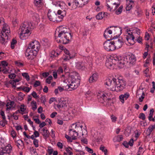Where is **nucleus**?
<instances>
[{"mask_svg":"<svg viewBox=\"0 0 155 155\" xmlns=\"http://www.w3.org/2000/svg\"><path fill=\"white\" fill-rule=\"evenodd\" d=\"M27 24V22H25L21 25L19 29V32H20V38L22 40L27 39L31 34Z\"/></svg>","mask_w":155,"mask_h":155,"instance_id":"obj_3","label":"nucleus"},{"mask_svg":"<svg viewBox=\"0 0 155 155\" xmlns=\"http://www.w3.org/2000/svg\"><path fill=\"white\" fill-rule=\"evenodd\" d=\"M39 141L38 139H35L33 141V144L35 145L36 147H38V143Z\"/></svg>","mask_w":155,"mask_h":155,"instance_id":"obj_51","label":"nucleus"},{"mask_svg":"<svg viewBox=\"0 0 155 155\" xmlns=\"http://www.w3.org/2000/svg\"><path fill=\"white\" fill-rule=\"evenodd\" d=\"M130 31H132V33H137L138 35L140 34V30L137 28H131Z\"/></svg>","mask_w":155,"mask_h":155,"instance_id":"obj_31","label":"nucleus"},{"mask_svg":"<svg viewBox=\"0 0 155 155\" xmlns=\"http://www.w3.org/2000/svg\"><path fill=\"white\" fill-rule=\"evenodd\" d=\"M126 38L128 43L130 45H132L134 44V40L135 39V38L133 35L127 36Z\"/></svg>","mask_w":155,"mask_h":155,"instance_id":"obj_20","label":"nucleus"},{"mask_svg":"<svg viewBox=\"0 0 155 155\" xmlns=\"http://www.w3.org/2000/svg\"><path fill=\"white\" fill-rule=\"evenodd\" d=\"M151 132H152L150 130H149V128H148L147 130H146V135L147 136L149 137L151 134Z\"/></svg>","mask_w":155,"mask_h":155,"instance_id":"obj_62","label":"nucleus"},{"mask_svg":"<svg viewBox=\"0 0 155 155\" xmlns=\"http://www.w3.org/2000/svg\"><path fill=\"white\" fill-rule=\"evenodd\" d=\"M98 75L97 73H95L91 76L89 79V82L90 83L96 82L98 78Z\"/></svg>","mask_w":155,"mask_h":155,"instance_id":"obj_17","label":"nucleus"},{"mask_svg":"<svg viewBox=\"0 0 155 155\" xmlns=\"http://www.w3.org/2000/svg\"><path fill=\"white\" fill-rule=\"evenodd\" d=\"M7 123V121L6 120H3L0 121V125L3 127H4Z\"/></svg>","mask_w":155,"mask_h":155,"instance_id":"obj_47","label":"nucleus"},{"mask_svg":"<svg viewBox=\"0 0 155 155\" xmlns=\"http://www.w3.org/2000/svg\"><path fill=\"white\" fill-rule=\"evenodd\" d=\"M85 148L86 149L87 151L90 153H93V150L89 148L88 147H85Z\"/></svg>","mask_w":155,"mask_h":155,"instance_id":"obj_57","label":"nucleus"},{"mask_svg":"<svg viewBox=\"0 0 155 155\" xmlns=\"http://www.w3.org/2000/svg\"><path fill=\"white\" fill-rule=\"evenodd\" d=\"M114 39V37L112 39H108L107 41L104 43V47L105 50L107 51H112L115 50L113 41H110V40Z\"/></svg>","mask_w":155,"mask_h":155,"instance_id":"obj_5","label":"nucleus"},{"mask_svg":"<svg viewBox=\"0 0 155 155\" xmlns=\"http://www.w3.org/2000/svg\"><path fill=\"white\" fill-rule=\"evenodd\" d=\"M71 150H72V149L70 147H68L66 148L65 149V150L66 151L69 153V154H70V155H72L73 153L71 151Z\"/></svg>","mask_w":155,"mask_h":155,"instance_id":"obj_45","label":"nucleus"},{"mask_svg":"<svg viewBox=\"0 0 155 155\" xmlns=\"http://www.w3.org/2000/svg\"><path fill=\"white\" fill-rule=\"evenodd\" d=\"M1 64L2 66L4 67H5L8 65V63L6 61H2L1 62Z\"/></svg>","mask_w":155,"mask_h":155,"instance_id":"obj_60","label":"nucleus"},{"mask_svg":"<svg viewBox=\"0 0 155 155\" xmlns=\"http://www.w3.org/2000/svg\"><path fill=\"white\" fill-rule=\"evenodd\" d=\"M11 134L13 138H15L16 136V133L15 131L14 130L11 131Z\"/></svg>","mask_w":155,"mask_h":155,"instance_id":"obj_55","label":"nucleus"},{"mask_svg":"<svg viewBox=\"0 0 155 155\" xmlns=\"http://www.w3.org/2000/svg\"><path fill=\"white\" fill-rule=\"evenodd\" d=\"M100 149L103 152H104L105 155H107V150L105 149V147L104 146L102 145H101L100 148Z\"/></svg>","mask_w":155,"mask_h":155,"instance_id":"obj_37","label":"nucleus"},{"mask_svg":"<svg viewBox=\"0 0 155 155\" xmlns=\"http://www.w3.org/2000/svg\"><path fill=\"white\" fill-rule=\"evenodd\" d=\"M138 117L143 120H144L146 118V116L144 113H141L139 114Z\"/></svg>","mask_w":155,"mask_h":155,"instance_id":"obj_42","label":"nucleus"},{"mask_svg":"<svg viewBox=\"0 0 155 155\" xmlns=\"http://www.w3.org/2000/svg\"><path fill=\"white\" fill-rule=\"evenodd\" d=\"M123 137L122 135H119L117 137V141L120 142L122 140Z\"/></svg>","mask_w":155,"mask_h":155,"instance_id":"obj_54","label":"nucleus"},{"mask_svg":"<svg viewBox=\"0 0 155 155\" xmlns=\"http://www.w3.org/2000/svg\"><path fill=\"white\" fill-rule=\"evenodd\" d=\"M48 17L51 21L53 22L56 21L57 22L61 21V20L59 19L60 17H59V15L54 12H48Z\"/></svg>","mask_w":155,"mask_h":155,"instance_id":"obj_7","label":"nucleus"},{"mask_svg":"<svg viewBox=\"0 0 155 155\" xmlns=\"http://www.w3.org/2000/svg\"><path fill=\"white\" fill-rule=\"evenodd\" d=\"M69 130L70 131V136H71V137L73 138V140H75L77 139V137L78 135V133L76 132L75 130H73V132L74 133H75V134H74L73 135H71V131L73 130V129H70Z\"/></svg>","mask_w":155,"mask_h":155,"instance_id":"obj_26","label":"nucleus"},{"mask_svg":"<svg viewBox=\"0 0 155 155\" xmlns=\"http://www.w3.org/2000/svg\"><path fill=\"white\" fill-rule=\"evenodd\" d=\"M69 35L70 36L69 38L67 36L64 37V39H63V40H58H58H56L57 41L58 43L60 42L64 44L68 43L72 38V35H71L70 33H69Z\"/></svg>","mask_w":155,"mask_h":155,"instance_id":"obj_11","label":"nucleus"},{"mask_svg":"<svg viewBox=\"0 0 155 155\" xmlns=\"http://www.w3.org/2000/svg\"><path fill=\"white\" fill-rule=\"evenodd\" d=\"M71 4L72 8L74 9L77 8L78 5L80 4L79 2H78V0H72L71 1Z\"/></svg>","mask_w":155,"mask_h":155,"instance_id":"obj_22","label":"nucleus"},{"mask_svg":"<svg viewBox=\"0 0 155 155\" xmlns=\"http://www.w3.org/2000/svg\"><path fill=\"white\" fill-rule=\"evenodd\" d=\"M49 134L50 133L49 131L47 129H46V131L43 132L42 134L43 136L45 139H46L48 137H49Z\"/></svg>","mask_w":155,"mask_h":155,"instance_id":"obj_34","label":"nucleus"},{"mask_svg":"<svg viewBox=\"0 0 155 155\" xmlns=\"http://www.w3.org/2000/svg\"><path fill=\"white\" fill-rule=\"evenodd\" d=\"M68 87L69 88H71L72 89H74L77 88L76 86V83L75 81H74V80H72L70 84L68 85Z\"/></svg>","mask_w":155,"mask_h":155,"instance_id":"obj_30","label":"nucleus"},{"mask_svg":"<svg viewBox=\"0 0 155 155\" xmlns=\"http://www.w3.org/2000/svg\"><path fill=\"white\" fill-rule=\"evenodd\" d=\"M114 100L115 98H114L107 97V100L106 101V104L107 105H112L114 103Z\"/></svg>","mask_w":155,"mask_h":155,"instance_id":"obj_24","label":"nucleus"},{"mask_svg":"<svg viewBox=\"0 0 155 155\" xmlns=\"http://www.w3.org/2000/svg\"><path fill=\"white\" fill-rule=\"evenodd\" d=\"M123 6L122 5L120 6L118 9L117 10L116 12L115 13L117 15H119L120 14L122 11Z\"/></svg>","mask_w":155,"mask_h":155,"instance_id":"obj_38","label":"nucleus"},{"mask_svg":"<svg viewBox=\"0 0 155 155\" xmlns=\"http://www.w3.org/2000/svg\"><path fill=\"white\" fill-rule=\"evenodd\" d=\"M34 3L38 7H41L43 5L42 0H35Z\"/></svg>","mask_w":155,"mask_h":155,"instance_id":"obj_28","label":"nucleus"},{"mask_svg":"<svg viewBox=\"0 0 155 155\" xmlns=\"http://www.w3.org/2000/svg\"><path fill=\"white\" fill-rule=\"evenodd\" d=\"M0 36H1V39H0L1 43L4 45H5V43L7 42V40L6 39V38H5V36L3 35H2L0 34Z\"/></svg>","mask_w":155,"mask_h":155,"instance_id":"obj_29","label":"nucleus"},{"mask_svg":"<svg viewBox=\"0 0 155 155\" xmlns=\"http://www.w3.org/2000/svg\"><path fill=\"white\" fill-rule=\"evenodd\" d=\"M107 95H105V94H103L102 95H97L98 101L101 103H104L106 102L107 100Z\"/></svg>","mask_w":155,"mask_h":155,"instance_id":"obj_15","label":"nucleus"},{"mask_svg":"<svg viewBox=\"0 0 155 155\" xmlns=\"http://www.w3.org/2000/svg\"><path fill=\"white\" fill-rule=\"evenodd\" d=\"M9 82H10V84H11L12 86V87H15L16 86V84L15 82L13 81V80H10V81H9Z\"/></svg>","mask_w":155,"mask_h":155,"instance_id":"obj_61","label":"nucleus"},{"mask_svg":"<svg viewBox=\"0 0 155 155\" xmlns=\"http://www.w3.org/2000/svg\"><path fill=\"white\" fill-rule=\"evenodd\" d=\"M27 25L28 27H29L28 28H29L30 30L33 29L35 27V24L33 23L28 22Z\"/></svg>","mask_w":155,"mask_h":155,"instance_id":"obj_35","label":"nucleus"},{"mask_svg":"<svg viewBox=\"0 0 155 155\" xmlns=\"http://www.w3.org/2000/svg\"><path fill=\"white\" fill-rule=\"evenodd\" d=\"M122 30V29H121L120 28H117L114 29V31H113V33H114V35H116V36L117 38V37L119 36L121 34Z\"/></svg>","mask_w":155,"mask_h":155,"instance_id":"obj_27","label":"nucleus"},{"mask_svg":"<svg viewBox=\"0 0 155 155\" xmlns=\"http://www.w3.org/2000/svg\"><path fill=\"white\" fill-rule=\"evenodd\" d=\"M31 104L32 106V109L33 110H35L37 108V104L36 102L35 101H33L31 102Z\"/></svg>","mask_w":155,"mask_h":155,"instance_id":"obj_36","label":"nucleus"},{"mask_svg":"<svg viewBox=\"0 0 155 155\" xmlns=\"http://www.w3.org/2000/svg\"><path fill=\"white\" fill-rule=\"evenodd\" d=\"M96 18L98 20H101L103 19V13L102 12H99L96 16Z\"/></svg>","mask_w":155,"mask_h":155,"instance_id":"obj_40","label":"nucleus"},{"mask_svg":"<svg viewBox=\"0 0 155 155\" xmlns=\"http://www.w3.org/2000/svg\"><path fill=\"white\" fill-rule=\"evenodd\" d=\"M113 42L115 50L121 48L124 43L122 38L120 39L117 38H115Z\"/></svg>","mask_w":155,"mask_h":155,"instance_id":"obj_8","label":"nucleus"},{"mask_svg":"<svg viewBox=\"0 0 155 155\" xmlns=\"http://www.w3.org/2000/svg\"><path fill=\"white\" fill-rule=\"evenodd\" d=\"M22 75L24 77H25L27 81H29L30 80L29 76L27 73H23L22 74Z\"/></svg>","mask_w":155,"mask_h":155,"instance_id":"obj_41","label":"nucleus"},{"mask_svg":"<svg viewBox=\"0 0 155 155\" xmlns=\"http://www.w3.org/2000/svg\"><path fill=\"white\" fill-rule=\"evenodd\" d=\"M148 128L149 130H150L152 131L154 129H155V124L149 126Z\"/></svg>","mask_w":155,"mask_h":155,"instance_id":"obj_64","label":"nucleus"},{"mask_svg":"<svg viewBox=\"0 0 155 155\" xmlns=\"http://www.w3.org/2000/svg\"><path fill=\"white\" fill-rule=\"evenodd\" d=\"M12 150V147L8 145L2 149L0 152V155H10V153Z\"/></svg>","mask_w":155,"mask_h":155,"instance_id":"obj_9","label":"nucleus"},{"mask_svg":"<svg viewBox=\"0 0 155 155\" xmlns=\"http://www.w3.org/2000/svg\"><path fill=\"white\" fill-rule=\"evenodd\" d=\"M130 95L128 93H126L124 94L120 95L119 97L120 101L123 103L124 102V100H127L129 97Z\"/></svg>","mask_w":155,"mask_h":155,"instance_id":"obj_19","label":"nucleus"},{"mask_svg":"<svg viewBox=\"0 0 155 155\" xmlns=\"http://www.w3.org/2000/svg\"><path fill=\"white\" fill-rule=\"evenodd\" d=\"M67 28L64 27L63 26H61L58 28L56 30L55 33V39L58 40V38H59V40H64V37H69V33L68 31Z\"/></svg>","mask_w":155,"mask_h":155,"instance_id":"obj_2","label":"nucleus"},{"mask_svg":"<svg viewBox=\"0 0 155 155\" xmlns=\"http://www.w3.org/2000/svg\"><path fill=\"white\" fill-rule=\"evenodd\" d=\"M52 77L51 75L49 76L46 80V82L50 84L51 83V80L52 79Z\"/></svg>","mask_w":155,"mask_h":155,"instance_id":"obj_46","label":"nucleus"},{"mask_svg":"<svg viewBox=\"0 0 155 155\" xmlns=\"http://www.w3.org/2000/svg\"><path fill=\"white\" fill-rule=\"evenodd\" d=\"M112 33V31L109 29V27H108L105 30L104 34V36L106 39L108 38H109V39H112L111 36L110 35Z\"/></svg>","mask_w":155,"mask_h":155,"instance_id":"obj_13","label":"nucleus"},{"mask_svg":"<svg viewBox=\"0 0 155 155\" xmlns=\"http://www.w3.org/2000/svg\"><path fill=\"white\" fill-rule=\"evenodd\" d=\"M43 44L44 45H48L49 44V41L46 38H43L42 41Z\"/></svg>","mask_w":155,"mask_h":155,"instance_id":"obj_44","label":"nucleus"},{"mask_svg":"<svg viewBox=\"0 0 155 155\" xmlns=\"http://www.w3.org/2000/svg\"><path fill=\"white\" fill-rule=\"evenodd\" d=\"M111 119L113 122H115L116 121L117 118L113 115L111 116Z\"/></svg>","mask_w":155,"mask_h":155,"instance_id":"obj_63","label":"nucleus"},{"mask_svg":"<svg viewBox=\"0 0 155 155\" xmlns=\"http://www.w3.org/2000/svg\"><path fill=\"white\" fill-rule=\"evenodd\" d=\"M120 5V2L118 0L114 2L113 0H107V9L110 8V10L113 8L116 10Z\"/></svg>","mask_w":155,"mask_h":155,"instance_id":"obj_6","label":"nucleus"},{"mask_svg":"<svg viewBox=\"0 0 155 155\" xmlns=\"http://www.w3.org/2000/svg\"><path fill=\"white\" fill-rule=\"evenodd\" d=\"M66 12L65 10H59L57 12L58 15L60 17L59 20H61V21H62L64 17L66 15Z\"/></svg>","mask_w":155,"mask_h":155,"instance_id":"obj_18","label":"nucleus"},{"mask_svg":"<svg viewBox=\"0 0 155 155\" xmlns=\"http://www.w3.org/2000/svg\"><path fill=\"white\" fill-rule=\"evenodd\" d=\"M40 48V45L38 42L35 41H32L31 43H30L28 48L30 49H35L37 51H39Z\"/></svg>","mask_w":155,"mask_h":155,"instance_id":"obj_10","label":"nucleus"},{"mask_svg":"<svg viewBox=\"0 0 155 155\" xmlns=\"http://www.w3.org/2000/svg\"><path fill=\"white\" fill-rule=\"evenodd\" d=\"M76 67L77 68L82 70H84L85 66L84 64L82 62H78L76 64Z\"/></svg>","mask_w":155,"mask_h":155,"instance_id":"obj_23","label":"nucleus"},{"mask_svg":"<svg viewBox=\"0 0 155 155\" xmlns=\"http://www.w3.org/2000/svg\"><path fill=\"white\" fill-rule=\"evenodd\" d=\"M17 146L19 149H23L24 147V144L23 141L21 140H18L17 141Z\"/></svg>","mask_w":155,"mask_h":155,"instance_id":"obj_25","label":"nucleus"},{"mask_svg":"<svg viewBox=\"0 0 155 155\" xmlns=\"http://www.w3.org/2000/svg\"><path fill=\"white\" fill-rule=\"evenodd\" d=\"M40 84L41 82L39 81H36L35 82L33 86L34 87H36L39 86L40 85Z\"/></svg>","mask_w":155,"mask_h":155,"instance_id":"obj_53","label":"nucleus"},{"mask_svg":"<svg viewBox=\"0 0 155 155\" xmlns=\"http://www.w3.org/2000/svg\"><path fill=\"white\" fill-rule=\"evenodd\" d=\"M5 26L6 25H4V26L2 28L1 33L0 34L2 35H3L5 36V38H6L7 40H8L9 37L8 36V34L10 33V31L9 30L7 29H7H6Z\"/></svg>","mask_w":155,"mask_h":155,"instance_id":"obj_14","label":"nucleus"},{"mask_svg":"<svg viewBox=\"0 0 155 155\" xmlns=\"http://www.w3.org/2000/svg\"><path fill=\"white\" fill-rule=\"evenodd\" d=\"M105 84L109 86L111 90L117 92L122 91L126 85L125 81L122 79L114 78L107 79Z\"/></svg>","mask_w":155,"mask_h":155,"instance_id":"obj_1","label":"nucleus"},{"mask_svg":"<svg viewBox=\"0 0 155 155\" xmlns=\"http://www.w3.org/2000/svg\"><path fill=\"white\" fill-rule=\"evenodd\" d=\"M134 143V140L133 138L131 139L128 142V143L129 145L130 146H132L133 145V143Z\"/></svg>","mask_w":155,"mask_h":155,"instance_id":"obj_58","label":"nucleus"},{"mask_svg":"<svg viewBox=\"0 0 155 155\" xmlns=\"http://www.w3.org/2000/svg\"><path fill=\"white\" fill-rule=\"evenodd\" d=\"M17 41L15 39L13 38L11 42V47L12 49H13L15 48V45H16L17 43Z\"/></svg>","mask_w":155,"mask_h":155,"instance_id":"obj_33","label":"nucleus"},{"mask_svg":"<svg viewBox=\"0 0 155 155\" xmlns=\"http://www.w3.org/2000/svg\"><path fill=\"white\" fill-rule=\"evenodd\" d=\"M31 50L29 48H27L25 52V55L28 57V59H33L34 57L35 56L34 55H33L32 52H31Z\"/></svg>","mask_w":155,"mask_h":155,"instance_id":"obj_16","label":"nucleus"},{"mask_svg":"<svg viewBox=\"0 0 155 155\" xmlns=\"http://www.w3.org/2000/svg\"><path fill=\"white\" fill-rule=\"evenodd\" d=\"M103 18H104V20L106 18H108L110 17V14L107 12H104L103 14Z\"/></svg>","mask_w":155,"mask_h":155,"instance_id":"obj_43","label":"nucleus"},{"mask_svg":"<svg viewBox=\"0 0 155 155\" xmlns=\"http://www.w3.org/2000/svg\"><path fill=\"white\" fill-rule=\"evenodd\" d=\"M90 0H80L79 2L80 5L79 6V7H82L87 4L88 3V2Z\"/></svg>","mask_w":155,"mask_h":155,"instance_id":"obj_32","label":"nucleus"},{"mask_svg":"<svg viewBox=\"0 0 155 155\" xmlns=\"http://www.w3.org/2000/svg\"><path fill=\"white\" fill-rule=\"evenodd\" d=\"M31 52L32 53L33 55H34L35 56L36 55L38 52L39 51H37L35 49L34 50L31 49Z\"/></svg>","mask_w":155,"mask_h":155,"instance_id":"obj_56","label":"nucleus"},{"mask_svg":"<svg viewBox=\"0 0 155 155\" xmlns=\"http://www.w3.org/2000/svg\"><path fill=\"white\" fill-rule=\"evenodd\" d=\"M129 57L126 56L121 57L119 56L115 55L113 57V59L117 61V64L118 67L120 68H122L128 63V60Z\"/></svg>","mask_w":155,"mask_h":155,"instance_id":"obj_4","label":"nucleus"},{"mask_svg":"<svg viewBox=\"0 0 155 155\" xmlns=\"http://www.w3.org/2000/svg\"><path fill=\"white\" fill-rule=\"evenodd\" d=\"M15 64L18 67H21L24 66V64L22 63H21L18 61H16L15 62Z\"/></svg>","mask_w":155,"mask_h":155,"instance_id":"obj_50","label":"nucleus"},{"mask_svg":"<svg viewBox=\"0 0 155 155\" xmlns=\"http://www.w3.org/2000/svg\"><path fill=\"white\" fill-rule=\"evenodd\" d=\"M132 4H131V3H129L128 5L126 8V10L127 11H130L131 8H132Z\"/></svg>","mask_w":155,"mask_h":155,"instance_id":"obj_49","label":"nucleus"},{"mask_svg":"<svg viewBox=\"0 0 155 155\" xmlns=\"http://www.w3.org/2000/svg\"><path fill=\"white\" fill-rule=\"evenodd\" d=\"M18 88L20 89H22L24 91H25L27 92H28L30 90V89L29 87H25L23 88L21 87H20Z\"/></svg>","mask_w":155,"mask_h":155,"instance_id":"obj_39","label":"nucleus"},{"mask_svg":"<svg viewBox=\"0 0 155 155\" xmlns=\"http://www.w3.org/2000/svg\"><path fill=\"white\" fill-rule=\"evenodd\" d=\"M57 102L58 104L57 105V107L58 108L63 107L65 106L66 104V101L63 98H58Z\"/></svg>","mask_w":155,"mask_h":155,"instance_id":"obj_12","label":"nucleus"},{"mask_svg":"<svg viewBox=\"0 0 155 155\" xmlns=\"http://www.w3.org/2000/svg\"><path fill=\"white\" fill-rule=\"evenodd\" d=\"M32 96L35 99H37L39 97V96L37 94L35 91H33L31 94Z\"/></svg>","mask_w":155,"mask_h":155,"instance_id":"obj_52","label":"nucleus"},{"mask_svg":"<svg viewBox=\"0 0 155 155\" xmlns=\"http://www.w3.org/2000/svg\"><path fill=\"white\" fill-rule=\"evenodd\" d=\"M127 56L129 57V59L128 60V64H133L135 63L136 61V58L134 55H132L131 56L130 55H127Z\"/></svg>","mask_w":155,"mask_h":155,"instance_id":"obj_21","label":"nucleus"},{"mask_svg":"<svg viewBox=\"0 0 155 155\" xmlns=\"http://www.w3.org/2000/svg\"><path fill=\"white\" fill-rule=\"evenodd\" d=\"M54 101H56V102H57V100H56L55 98V97L51 98L49 100V103L50 104H51Z\"/></svg>","mask_w":155,"mask_h":155,"instance_id":"obj_59","label":"nucleus"},{"mask_svg":"<svg viewBox=\"0 0 155 155\" xmlns=\"http://www.w3.org/2000/svg\"><path fill=\"white\" fill-rule=\"evenodd\" d=\"M65 137L67 139L68 142H72V140H73V138H71V137L66 134H65Z\"/></svg>","mask_w":155,"mask_h":155,"instance_id":"obj_48","label":"nucleus"}]
</instances>
